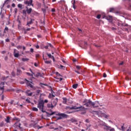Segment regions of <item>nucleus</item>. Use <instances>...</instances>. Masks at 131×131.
Instances as JSON below:
<instances>
[{
    "mask_svg": "<svg viewBox=\"0 0 131 131\" xmlns=\"http://www.w3.org/2000/svg\"><path fill=\"white\" fill-rule=\"evenodd\" d=\"M83 103H85L84 106H86V107H91V106H92L93 108L98 107V105L95 106V102H92L91 100L85 99L83 101Z\"/></svg>",
    "mask_w": 131,
    "mask_h": 131,
    "instance_id": "obj_1",
    "label": "nucleus"
},
{
    "mask_svg": "<svg viewBox=\"0 0 131 131\" xmlns=\"http://www.w3.org/2000/svg\"><path fill=\"white\" fill-rule=\"evenodd\" d=\"M44 107H45V102H43V100H39L38 101L37 108H38V109H39V110L42 112H46V111H44L43 110Z\"/></svg>",
    "mask_w": 131,
    "mask_h": 131,
    "instance_id": "obj_2",
    "label": "nucleus"
},
{
    "mask_svg": "<svg viewBox=\"0 0 131 131\" xmlns=\"http://www.w3.org/2000/svg\"><path fill=\"white\" fill-rule=\"evenodd\" d=\"M66 109H71V110L75 109H79V110H81V111H85V110H86V108H85L84 107L82 106H80L79 107H77V106H72L71 107H69V106H67Z\"/></svg>",
    "mask_w": 131,
    "mask_h": 131,
    "instance_id": "obj_3",
    "label": "nucleus"
},
{
    "mask_svg": "<svg viewBox=\"0 0 131 131\" xmlns=\"http://www.w3.org/2000/svg\"><path fill=\"white\" fill-rule=\"evenodd\" d=\"M58 116L59 117L57 118L56 120H59L60 119H62V118H67V115L63 113H58L57 114Z\"/></svg>",
    "mask_w": 131,
    "mask_h": 131,
    "instance_id": "obj_4",
    "label": "nucleus"
},
{
    "mask_svg": "<svg viewBox=\"0 0 131 131\" xmlns=\"http://www.w3.org/2000/svg\"><path fill=\"white\" fill-rule=\"evenodd\" d=\"M52 106H53V107H56V106H57V104H58V98H55L53 99V100L52 101Z\"/></svg>",
    "mask_w": 131,
    "mask_h": 131,
    "instance_id": "obj_5",
    "label": "nucleus"
},
{
    "mask_svg": "<svg viewBox=\"0 0 131 131\" xmlns=\"http://www.w3.org/2000/svg\"><path fill=\"white\" fill-rule=\"evenodd\" d=\"M98 115H100V116H101V117H104V118H107V117H108V116H107V115L105 114V113H103L101 112H98Z\"/></svg>",
    "mask_w": 131,
    "mask_h": 131,
    "instance_id": "obj_6",
    "label": "nucleus"
},
{
    "mask_svg": "<svg viewBox=\"0 0 131 131\" xmlns=\"http://www.w3.org/2000/svg\"><path fill=\"white\" fill-rule=\"evenodd\" d=\"M5 82H2L0 84V90L1 91H2V93H4V88L5 87Z\"/></svg>",
    "mask_w": 131,
    "mask_h": 131,
    "instance_id": "obj_7",
    "label": "nucleus"
},
{
    "mask_svg": "<svg viewBox=\"0 0 131 131\" xmlns=\"http://www.w3.org/2000/svg\"><path fill=\"white\" fill-rule=\"evenodd\" d=\"M105 18L107 19L108 22H112L113 20V17L111 15H108V16H105Z\"/></svg>",
    "mask_w": 131,
    "mask_h": 131,
    "instance_id": "obj_8",
    "label": "nucleus"
},
{
    "mask_svg": "<svg viewBox=\"0 0 131 131\" xmlns=\"http://www.w3.org/2000/svg\"><path fill=\"white\" fill-rule=\"evenodd\" d=\"M14 56L15 58H18L19 57V52L16 49H14Z\"/></svg>",
    "mask_w": 131,
    "mask_h": 131,
    "instance_id": "obj_9",
    "label": "nucleus"
},
{
    "mask_svg": "<svg viewBox=\"0 0 131 131\" xmlns=\"http://www.w3.org/2000/svg\"><path fill=\"white\" fill-rule=\"evenodd\" d=\"M24 3L25 5H28V6H33V4H32V0H29V1H25Z\"/></svg>",
    "mask_w": 131,
    "mask_h": 131,
    "instance_id": "obj_10",
    "label": "nucleus"
},
{
    "mask_svg": "<svg viewBox=\"0 0 131 131\" xmlns=\"http://www.w3.org/2000/svg\"><path fill=\"white\" fill-rule=\"evenodd\" d=\"M25 80H26V81H27V84L28 86H30V88H33V86L32 85V84H31V83H32V82H29L27 79H25Z\"/></svg>",
    "mask_w": 131,
    "mask_h": 131,
    "instance_id": "obj_11",
    "label": "nucleus"
},
{
    "mask_svg": "<svg viewBox=\"0 0 131 131\" xmlns=\"http://www.w3.org/2000/svg\"><path fill=\"white\" fill-rule=\"evenodd\" d=\"M14 127H17L18 126L19 128H21V124L19 122H16L14 125Z\"/></svg>",
    "mask_w": 131,
    "mask_h": 131,
    "instance_id": "obj_12",
    "label": "nucleus"
},
{
    "mask_svg": "<svg viewBox=\"0 0 131 131\" xmlns=\"http://www.w3.org/2000/svg\"><path fill=\"white\" fill-rule=\"evenodd\" d=\"M47 107L48 108H51V109H53V108H54V106L51 102L47 104Z\"/></svg>",
    "mask_w": 131,
    "mask_h": 131,
    "instance_id": "obj_13",
    "label": "nucleus"
},
{
    "mask_svg": "<svg viewBox=\"0 0 131 131\" xmlns=\"http://www.w3.org/2000/svg\"><path fill=\"white\" fill-rule=\"evenodd\" d=\"M29 92H30V91L29 90H27V91H26V96H32V94H33V93H29Z\"/></svg>",
    "mask_w": 131,
    "mask_h": 131,
    "instance_id": "obj_14",
    "label": "nucleus"
},
{
    "mask_svg": "<svg viewBox=\"0 0 131 131\" xmlns=\"http://www.w3.org/2000/svg\"><path fill=\"white\" fill-rule=\"evenodd\" d=\"M47 56L50 58V59H53V61H55V58H54V56H52V54L50 53H47Z\"/></svg>",
    "mask_w": 131,
    "mask_h": 131,
    "instance_id": "obj_15",
    "label": "nucleus"
},
{
    "mask_svg": "<svg viewBox=\"0 0 131 131\" xmlns=\"http://www.w3.org/2000/svg\"><path fill=\"white\" fill-rule=\"evenodd\" d=\"M104 129H105L106 130H109V129H110V128H111V127L110 126H108L106 125H105L104 127H103Z\"/></svg>",
    "mask_w": 131,
    "mask_h": 131,
    "instance_id": "obj_16",
    "label": "nucleus"
},
{
    "mask_svg": "<svg viewBox=\"0 0 131 131\" xmlns=\"http://www.w3.org/2000/svg\"><path fill=\"white\" fill-rule=\"evenodd\" d=\"M27 12L28 14H30L31 13V12H32V8H29L28 9V8H27Z\"/></svg>",
    "mask_w": 131,
    "mask_h": 131,
    "instance_id": "obj_17",
    "label": "nucleus"
},
{
    "mask_svg": "<svg viewBox=\"0 0 131 131\" xmlns=\"http://www.w3.org/2000/svg\"><path fill=\"white\" fill-rule=\"evenodd\" d=\"M36 77H42V75L40 73H37L35 75Z\"/></svg>",
    "mask_w": 131,
    "mask_h": 131,
    "instance_id": "obj_18",
    "label": "nucleus"
},
{
    "mask_svg": "<svg viewBox=\"0 0 131 131\" xmlns=\"http://www.w3.org/2000/svg\"><path fill=\"white\" fill-rule=\"evenodd\" d=\"M10 118H9V117H7V118L5 119V120L7 122V123H10Z\"/></svg>",
    "mask_w": 131,
    "mask_h": 131,
    "instance_id": "obj_19",
    "label": "nucleus"
},
{
    "mask_svg": "<svg viewBox=\"0 0 131 131\" xmlns=\"http://www.w3.org/2000/svg\"><path fill=\"white\" fill-rule=\"evenodd\" d=\"M63 104H66V103H67V101H68V100H67V98H63Z\"/></svg>",
    "mask_w": 131,
    "mask_h": 131,
    "instance_id": "obj_20",
    "label": "nucleus"
},
{
    "mask_svg": "<svg viewBox=\"0 0 131 131\" xmlns=\"http://www.w3.org/2000/svg\"><path fill=\"white\" fill-rule=\"evenodd\" d=\"M115 11V9L113 8H111L110 9V13H113Z\"/></svg>",
    "mask_w": 131,
    "mask_h": 131,
    "instance_id": "obj_21",
    "label": "nucleus"
},
{
    "mask_svg": "<svg viewBox=\"0 0 131 131\" xmlns=\"http://www.w3.org/2000/svg\"><path fill=\"white\" fill-rule=\"evenodd\" d=\"M77 86H78V84H75L73 85V89H77Z\"/></svg>",
    "mask_w": 131,
    "mask_h": 131,
    "instance_id": "obj_22",
    "label": "nucleus"
},
{
    "mask_svg": "<svg viewBox=\"0 0 131 131\" xmlns=\"http://www.w3.org/2000/svg\"><path fill=\"white\" fill-rule=\"evenodd\" d=\"M32 110L33 111H35L36 112H37V111H38V109L36 107H33Z\"/></svg>",
    "mask_w": 131,
    "mask_h": 131,
    "instance_id": "obj_23",
    "label": "nucleus"
},
{
    "mask_svg": "<svg viewBox=\"0 0 131 131\" xmlns=\"http://www.w3.org/2000/svg\"><path fill=\"white\" fill-rule=\"evenodd\" d=\"M94 106H98V107H99V101L94 102Z\"/></svg>",
    "mask_w": 131,
    "mask_h": 131,
    "instance_id": "obj_24",
    "label": "nucleus"
},
{
    "mask_svg": "<svg viewBox=\"0 0 131 131\" xmlns=\"http://www.w3.org/2000/svg\"><path fill=\"white\" fill-rule=\"evenodd\" d=\"M22 61H23L24 62H25L26 61H28V60H29V59L28 58H23L21 59Z\"/></svg>",
    "mask_w": 131,
    "mask_h": 131,
    "instance_id": "obj_25",
    "label": "nucleus"
},
{
    "mask_svg": "<svg viewBox=\"0 0 131 131\" xmlns=\"http://www.w3.org/2000/svg\"><path fill=\"white\" fill-rule=\"evenodd\" d=\"M32 24V19L31 20V21L27 23V25H30Z\"/></svg>",
    "mask_w": 131,
    "mask_h": 131,
    "instance_id": "obj_26",
    "label": "nucleus"
},
{
    "mask_svg": "<svg viewBox=\"0 0 131 131\" xmlns=\"http://www.w3.org/2000/svg\"><path fill=\"white\" fill-rule=\"evenodd\" d=\"M17 75H18L19 74H20V73H21V70L18 69H17Z\"/></svg>",
    "mask_w": 131,
    "mask_h": 131,
    "instance_id": "obj_27",
    "label": "nucleus"
},
{
    "mask_svg": "<svg viewBox=\"0 0 131 131\" xmlns=\"http://www.w3.org/2000/svg\"><path fill=\"white\" fill-rule=\"evenodd\" d=\"M34 127H37V128L39 129V128H41V127H42V126L40 127L39 126L37 125H35Z\"/></svg>",
    "mask_w": 131,
    "mask_h": 131,
    "instance_id": "obj_28",
    "label": "nucleus"
},
{
    "mask_svg": "<svg viewBox=\"0 0 131 131\" xmlns=\"http://www.w3.org/2000/svg\"><path fill=\"white\" fill-rule=\"evenodd\" d=\"M18 7L20 9H22V7H23V5L22 4H18Z\"/></svg>",
    "mask_w": 131,
    "mask_h": 131,
    "instance_id": "obj_29",
    "label": "nucleus"
},
{
    "mask_svg": "<svg viewBox=\"0 0 131 131\" xmlns=\"http://www.w3.org/2000/svg\"><path fill=\"white\" fill-rule=\"evenodd\" d=\"M4 125V122H2L1 123H0V127H2Z\"/></svg>",
    "mask_w": 131,
    "mask_h": 131,
    "instance_id": "obj_30",
    "label": "nucleus"
},
{
    "mask_svg": "<svg viewBox=\"0 0 131 131\" xmlns=\"http://www.w3.org/2000/svg\"><path fill=\"white\" fill-rule=\"evenodd\" d=\"M45 63H46V64H50L51 63V61H48V60H45Z\"/></svg>",
    "mask_w": 131,
    "mask_h": 131,
    "instance_id": "obj_31",
    "label": "nucleus"
},
{
    "mask_svg": "<svg viewBox=\"0 0 131 131\" xmlns=\"http://www.w3.org/2000/svg\"><path fill=\"white\" fill-rule=\"evenodd\" d=\"M100 125H102V126H105V125H106V123L105 122L102 123L100 124Z\"/></svg>",
    "mask_w": 131,
    "mask_h": 131,
    "instance_id": "obj_32",
    "label": "nucleus"
},
{
    "mask_svg": "<svg viewBox=\"0 0 131 131\" xmlns=\"http://www.w3.org/2000/svg\"><path fill=\"white\" fill-rule=\"evenodd\" d=\"M11 74L13 76V77H15V76H16V74H15V72H12Z\"/></svg>",
    "mask_w": 131,
    "mask_h": 131,
    "instance_id": "obj_33",
    "label": "nucleus"
},
{
    "mask_svg": "<svg viewBox=\"0 0 131 131\" xmlns=\"http://www.w3.org/2000/svg\"><path fill=\"white\" fill-rule=\"evenodd\" d=\"M74 4H75V0H74V4L73 5V8L75 9V5H74Z\"/></svg>",
    "mask_w": 131,
    "mask_h": 131,
    "instance_id": "obj_34",
    "label": "nucleus"
},
{
    "mask_svg": "<svg viewBox=\"0 0 131 131\" xmlns=\"http://www.w3.org/2000/svg\"><path fill=\"white\" fill-rule=\"evenodd\" d=\"M96 18H97V19H100V18H101V15L98 14V15L97 16Z\"/></svg>",
    "mask_w": 131,
    "mask_h": 131,
    "instance_id": "obj_35",
    "label": "nucleus"
},
{
    "mask_svg": "<svg viewBox=\"0 0 131 131\" xmlns=\"http://www.w3.org/2000/svg\"><path fill=\"white\" fill-rule=\"evenodd\" d=\"M40 92H41L40 90H37L36 92L37 94H38L37 95L40 94Z\"/></svg>",
    "mask_w": 131,
    "mask_h": 131,
    "instance_id": "obj_36",
    "label": "nucleus"
},
{
    "mask_svg": "<svg viewBox=\"0 0 131 131\" xmlns=\"http://www.w3.org/2000/svg\"><path fill=\"white\" fill-rule=\"evenodd\" d=\"M76 68H77V69H78V70H79V69H80V66H76Z\"/></svg>",
    "mask_w": 131,
    "mask_h": 131,
    "instance_id": "obj_37",
    "label": "nucleus"
},
{
    "mask_svg": "<svg viewBox=\"0 0 131 131\" xmlns=\"http://www.w3.org/2000/svg\"><path fill=\"white\" fill-rule=\"evenodd\" d=\"M26 102H28V103H30V100H29V99L27 98L26 100Z\"/></svg>",
    "mask_w": 131,
    "mask_h": 131,
    "instance_id": "obj_38",
    "label": "nucleus"
},
{
    "mask_svg": "<svg viewBox=\"0 0 131 131\" xmlns=\"http://www.w3.org/2000/svg\"><path fill=\"white\" fill-rule=\"evenodd\" d=\"M48 47H50V48H53V45L51 43H48Z\"/></svg>",
    "mask_w": 131,
    "mask_h": 131,
    "instance_id": "obj_39",
    "label": "nucleus"
},
{
    "mask_svg": "<svg viewBox=\"0 0 131 131\" xmlns=\"http://www.w3.org/2000/svg\"><path fill=\"white\" fill-rule=\"evenodd\" d=\"M9 104H10L11 105H13V103H14V101L12 100L11 102H9Z\"/></svg>",
    "mask_w": 131,
    "mask_h": 131,
    "instance_id": "obj_40",
    "label": "nucleus"
},
{
    "mask_svg": "<svg viewBox=\"0 0 131 131\" xmlns=\"http://www.w3.org/2000/svg\"><path fill=\"white\" fill-rule=\"evenodd\" d=\"M9 30V28L7 27H6L5 29V31H8Z\"/></svg>",
    "mask_w": 131,
    "mask_h": 131,
    "instance_id": "obj_41",
    "label": "nucleus"
},
{
    "mask_svg": "<svg viewBox=\"0 0 131 131\" xmlns=\"http://www.w3.org/2000/svg\"><path fill=\"white\" fill-rule=\"evenodd\" d=\"M2 54H6V53H7V51H3L1 52Z\"/></svg>",
    "mask_w": 131,
    "mask_h": 131,
    "instance_id": "obj_42",
    "label": "nucleus"
},
{
    "mask_svg": "<svg viewBox=\"0 0 131 131\" xmlns=\"http://www.w3.org/2000/svg\"><path fill=\"white\" fill-rule=\"evenodd\" d=\"M44 103H48L49 102V100H48L47 99H46L45 101H43Z\"/></svg>",
    "mask_w": 131,
    "mask_h": 131,
    "instance_id": "obj_43",
    "label": "nucleus"
},
{
    "mask_svg": "<svg viewBox=\"0 0 131 131\" xmlns=\"http://www.w3.org/2000/svg\"><path fill=\"white\" fill-rule=\"evenodd\" d=\"M55 114V112H52L49 114V115H54Z\"/></svg>",
    "mask_w": 131,
    "mask_h": 131,
    "instance_id": "obj_44",
    "label": "nucleus"
},
{
    "mask_svg": "<svg viewBox=\"0 0 131 131\" xmlns=\"http://www.w3.org/2000/svg\"><path fill=\"white\" fill-rule=\"evenodd\" d=\"M48 98H49V99H51V98H52V94H50L49 96H48Z\"/></svg>",
    "mask_w": 131,
    "mask_h": 131,
    "instance_id": "obj_45",
    "label": "nucleus"
},
{
    "mask_svg": "<svg viewBox=\"0 0 131 131\" xmlns=\"http://www.w3.org/2000/svg\"><path fill=\"white\" fill-rule=\"evenodd\" d=\"M38 66V64H37V63L35 62L34 63V66H35V67H37Z\"/></svg>",
    "mask_w": 131,
    "mask_h": 131,
    "instance_id": "obj_46",
    "label": "nucleus"
},
{
    "mask_svg": "<svg viewBox=\"0 0 131 131\" xmlns=\"http://www.w3.org/2000/svg\"><path fill=\"white\" fill-rule=\"evenodd\" d=\"M103 77H107V75L105 73L103 74Z\"/></svg>",
    "mask_w": 131,
    "mask_h": 131,
    "instance_id": "obj_47",
    "label": "nucleus"
},
{
    "mask_svg": "<svg viewBox=\"0 0 131 131\" xmlns=\"http://www.w3.org/2000/svg\"><path fill=\"white\" fill-rule=\"evenodd\" d=\"M23 14H26V11H25V10H23Z\"/></svg>",
    "mask_w": 131,
    "mask_h": 131,
    "instance_id": "obj_48",
    "label": "nucleus"
},
{
    "mask_svg": "<svg viewBox=\"0 0 131 131\" xmlns=\"http://www.w3.org/2000/svg\"><path fill=\"white\" fill-rule=\"evenodd\" d=\"M55 74H56V75H59V76H61V75H60V74H59V73H58V72H56Z\"/></svg>",
    "mask_w": 131,
    "mask_h": 131,
    "instance_id": "obj_49",
    "label": "nucleus"
},
{
    "mask_svg": "<svg viewBox=\"0 0 131 131\" xmlns=\"http://www.w3.org/2000/svg\"><path fill=\"white\" fill-rule=\"evenodd\" d=\"M30 52H31V53H33V48H31V49H30Z\"/></svg>",
    "mask_w": 131,
    "mask_h": 131,
    "instance_id": "obj_50",
    "label": "nucleus"
},
{
    "mask_svg": "<svg viewBox=\"0 0 131 131\" xmlns=\"http://www.w3.org/2000/svg\"><path fill=\"white\" fill-rule=\"evenodd\" d=\"M48 48H49V46L48 45H47V46L45 47V49H48Z\"/></svg>",
    "mask_w": 131,
    "mask_h": 131,
    "instance_id": "obj_51",
    "label": "nucleus"
},
{
    "mask_svg": "<svg viewBox=\"0 0 131 131\" xmlns=\"http://www.w3.org/2000/svg\"><path fill=\"white\" fill-rule=\"evenodd\" d=\"M76 61H77V60L75 58H74V59H73V62H76Z\"/></svg>",
    "mask_w": 131,
    "mask_h": 131,
    "instance_id": "obj_52",
    "label": "nucleus"
},
{
    "mask_svg": "<svg viewBox=\"0 0 131 131\" xmlns=\"http://www.w3.org/2000/svg\"><path fill=\"white\" fill-rule=\"evenodd\" d=\"M4 99H5V96L2 95V100H4Z\"/></svg>",
    "mask_w": 131,
    "mask_h": 131,
    "instance_id": "obj_53",
    "label": "nucleus"
},
{
    "mask_svg": "<svg viewBox=\"0 0 131 131\" xmlns=\"http://www.w3.org/2000/svg\"><path fill=\"white\" fill-rule=\"evenodd\" d=\"M60 68H63V69H65V67L62 65H60Z\"/></svg>",
    "mask_w": 131,
    "mask_h": 131,
    "instance_id": "obj_54",
    "label": "nucleus"
},
{
    "mask_svg": "<svg viewBox=\"0 0 131 131\" xmlns=\"http://www.w3.org/2000/svg\"><path fill=\"white\" fill-rule=\"evenodd\" d=\"M27 74L28 75H31V76H33V75L32 74H30V73H27Z\"/></svg>",
    "mask_w": 131,
    "mask_h": 131,
    "instance_id": "obj_55",
    "label": "nucleus"
},
{
    "mask_svg": "<svg viewBox=\"0 0 131 131\" xmlns=\"http://www.w3.org/2000/svg\"><path fill=\"white\" fill-rule=\"evenodd\" d=\"M5 61H7V60H8V56H6L5 57Z\"/></svg>",
    "mask_w": 131,
    "mask_h": 131,
    "instance_id": "obj_56",
    "label": "nucleus"
},
{
    "mask_svg": "<svg viewBox=\"0 0 131 131\" xmlns=\"http://www.w3.org/2000/svg\"><path fill=\"white\" fill-rule=\"evenodd\" d=\"M6 41H7V42H9V41H10V39H6Z\"/></svg>",
    "mask_w": 131,
    "mask_h": 131,
    "instance_id": "obj_57",
    "label": "nucleus"
},
{
    "mask_svg": "<svg viewBox=\"0 0 131 131\" xmlns=\"http://www.w3.org/2000/svg\"><path fill=\"white\" fill-rule=\"evenodd\" d=\"M39 57V54H36V57L38 58Z\"/></svg>",
    "mask_w": 131,
    "mask_h": 131,
    "instance_id": "obj_58",
    "label": "nucleus"
},
{
    "mask_svg": "<svg viewBox=\"0 0 131 131\" xmlns=\"http://www.w3.org/2000/svg\"><path fill=\"white\" fill-rule=\"evenodd\" d=\"M85 122L87 123L90 122V121H89V119H88L85 120Z\"/></svg>",
    "mask_w": 131,
    "mask_h": 131,
    "instance_id": "obj_59",
    "label": "nucleus"
},
{
    "mask_svg": "<svg viewBox=\"0 0 131 131\" xmlns=\"http://www.w3.org/2000/svg\"><path fill=\"white\" fill-rule=\"evenodd\" d=\"M40 85H41V86H43V85H46V84H43V83H40Z\"/></svg>",
    "mask_w": 131,
    "mask_h": 131,
    "instance_id": "obj_60",
    "label": "nucleus"
},
{
    "mask_svg": "<svg viewBox=\"0 0 131 131\" xmlns=\"http://www.w3.org/2000/svg\"><path fill=\"white\" fill-rule=\"evenodd\" d=\"M56 10L55 9H52V12H55Z\"/></svg>",
    "mask_w": 131,
    "mask_h": 131,
    "instance_id": "obj_61",
    "label": "nucleus"
},
{
    "mask_svg": "<svg viewBox=\"0 0 131 131\" xmlns=\"http://www.w3.org/2000/svg\"><path fill=\"white\" fill-rule=\"evenodd\" d=\"M12 7H13V8H15V4H12Z\"/></svg>",
    "mask_w": 131,
    "mask_h": 131,
    "instance_id": "obj_62",
    "label": "nucleus"
},
{
    "mask_svg": "<svg viewBox=\"0 0 131 131\" xmlns=\"http://www.w3.org/2000/svg\"><path fill=\"white\" fill-rule=\"evenodd\" d=\"M110 130V131H114V128H112Z\"/></svg>",
    "mask_w": 131,
    "mask_h": 131,
    "instance_id": "obj_63",
    "label": "nucleus"
},
{
    "mask_svg": "<svg viewBox=\"0 0 131 131\" xmlns=\"http://www.w3.org/2000/svg\"><path fill=\"white\" fill-rule=\"evenodd\" d=\"M123 62H122L120 63H119V65H123Z\"/></svg>",
    "mask_w": 131,
    "mask_h": 131,
    "instance_id": "obj_64",
    "label": "nucleus"
}]
</instances>
